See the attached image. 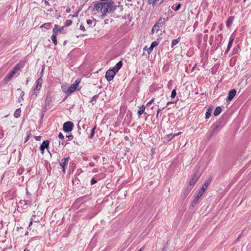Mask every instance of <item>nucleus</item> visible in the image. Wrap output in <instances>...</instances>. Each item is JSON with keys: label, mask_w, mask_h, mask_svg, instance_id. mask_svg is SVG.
Masks as SVG:
<instances>
[{"label": "nucleus", "mask_w": 251, "mask_h": 251, "mask_svg": "<svg viewBox=\"0 0 251 251\" xmlns=\"http://www.w3.org/2000/svg\"><path fill=\"white\" fill-rule=\"evenodd\" d=\"M94 3L93 11H100L102 13L101 17L103 19L107 14L111 13L117 9V5L114 4L113 0L108 2L96 1Z\"/></svg>", "instance_id": "obj_1"}, {"label": "nucleus", "mask_w": 251, "mask_h": 251, "mask_svg": "<svg viewBox=\"0 0 251 251\" xmlns=\"http://www.w3.org/2000/svg\"><path fill=\"white\" fill-rule=\"evenodd\" d=\"M201 175V172L199 171L198 168L197 171L195 173L193 176H192V178L190 179L188 186L191 187V188H193L196 183L198 180L199 178L200 177Z\"/></svg>", "instance_id": "obj_2"}, {"label": "nucleus", "mask_w": 251, "mask_h": 251, "mask_svg": "<svg viewBox=\"0 0 251 251\" xmlns=\"http://www.w3.org/2000/svg\"><path fill=\"white\" fill-rule=\"evenodd\" d=\"M80 82V79L77 78L70 87H68L67 90L65 91V93L67 94H71L74 93L76 89V87Z\"/></svg>", "instance_id": "obj_3"}, {"label": "nucleus", "mask_w": 251, "mask_h": 251, "mask_svg": "<svg viewBox=\"0 0 251 251\" xmlns=\"http://www.w3.org/2000/svg\"><path fill=\"white\" fill-rule=\"evenodd\" d=\"M73 127V123L71 121H68L63 124V129L65 132H69L72 130Z\"/></svg>", "instance_id": "obj_4"}, {"label": "nucleus", "mask_w": 251, "mask_h": 251, "mask_svg": "<svg viewBox=\"0 0 251 251\" xmlns=\"http://www.w3.org/2000/svg\"><path fill=\"white\" fill-rule=\"evenodd\" d=\"M116 74V73L112 69H109L106 72L105 78L107 81H110L113 79Z\"/></svg>", "instance_id": "obj_5"}, {"label": "nucleus", "mask_w": 251, "mask_h": 251, "mask_svg": "<svg viewBox=\"0 0 251 251\" xmlns=\"http://www.w3.org/2000/svg\"><path fill=\"white\" fill-rule=\"evenodd\" d=\"M192 188L191 187L187 186L182 192L181 194V197L182 200H184L186 199L187 196L189 195Z\"/></svg>", "instance_id": "obj_6"}, {"label": "nucleus", "mask_w": 251, "mask_h": 251, "mask_svg": "<svg viewBox=\"0 0 251 251\" xmlns=\"http://www.w3.org/2000/svg\"><path fill=\"white\" fill-rule=\"evenodd\" d=\"M236 94V91L235 89H231L229 91L228 97L227 98V101H231L233 98L235 97Z\"/></svg>", "instance_id": "obj_7"}, {"label": "nucleus", "mask_w": 251, "mask_h": 251, "mask_svg": "<svg viewBox=\"0 0 251 251\" xmlns=\"http://www.w3.org/2000/svg\"><path fill=\"white\" fill-rule=\"evenodd\" d=\"M49 141L48 140H46L43 142L42 144L40 147V149L42 154L44 153L45 149H47L49 147Z\"/></svg>", "instance_id": "obj_8"}, {"label": "nucleus", "mask_w": 251, "mask_h": 251, "mask_svg": "<svg viewBox=\"0 0 251 251\" xmlns=\"http://www.w3.org/2000/svg\"><path fill=\"white\" fill-rule=\"evenodd\" d=\"M203 193H204L201 192V191H199L197 195L196 196V197L193 200V202H192L191 205L192 206H194L198 203L200 198L201 197Z\"/></svg>", "instance_id": "obj_9"}, {"label": "nucleus", "mask_w": 251, "mask_h": 251, "mask_svg": "<svg viewBox=\"0 0 251 251\" xmlns=\"http://www.w3.org/2000/svg\"><path fill=\"white\" fill-rule=\"evenodd\" d=\"M122 66L123 62L122 61H120L116 64L114 67H113L112 69L117 73L122 68Z\"/></svg>", "instance_id": "obj_10"}, {"label": "nucleus", "mask_w": 251, "mask_h": 251, "mask_svg": "<svg viewBox=\"0 0 251 251\" xmlns=\"http://www.w3.org/2000/svg\"><path fill=\"white\" fill-rule=\"evenodd\" d=\"M165 19L164 18H160L155 23L156 26H158V28L162 27L165 23Z\"/></svg>", "instance_id": "obj_11"}, {"label": "nucleus", "mask_w": 251, "mask_h": 251, "mask_svg": "<svg viewBox=\"0 0 251 251\" xmlns=\"http://www.w3.org/2000/svg\"><path fill=\"white\" fill-rule=\"evenodd\" d=\"M211 182V179H209L207 180L202 186L200 191H201L202 192H204L206 188H207L208 186L209 185V183Z\"/></svg>", "instance_id": "obj_12"}, {"label": "nucleus", "mask_w": 251, "mask_h": 251, "mask_svg": "<svg viewBox=\"0 0 251 251\" xmlns=\"http://www.w3.org/2000/svg\"><path fill=\"white\" fill-rule=\"evenodd\" d=\"M70 159L69 157L67 158H64L61 160V162L60 163V165L61 167H65V166L67 164L68 161Z\"/></svg>", "instance_id": "obj_13"}, {"label": "nucleus", "mask_w": 251, "mask_h": 251, "mask_svg": "<svg viewBox=\"0 0 251 251\" xmlns=\"http://www.w3.org/2000/svg\"><path fill=\"white\" fill-rule=\"evenodd\" d=\"M16 73V72L13 69L5 78V80L7 81H9L12 77Z\"/></svg>", "instance_id": "obj_14"}, {"label": "nucleus", "mask_w": 251, "mask_h": 251, "mask_svg": "<svg viewBox=\"0 0 251 251\" xmlns=\"http://www.w3.org/2000/svg\"><path fill=\"white\" fill-rule=\"evenodd\" d=\"M158 45V43L157 42H156V41L152 42L151 44L150 47L148 49V53L151 52L153 48L157 46Z\"/></svg>", "instance_id": "obj_15"}, {"label": "nucleus", "mask_w": 251, "mask_h": 251, "mask_svg": "<svg viewBox=\"0 0 251 251\" xmlns=\"http://www.w3.org/2000/svg\"><path fill=\"white\" fill-rule=\"evenodd\" d=\"M24 65L23 62H19L16 65V66L14 68L13 70L17 73L20 69L24 67Z\"/></svg>", "instance_id": "obj_16"}, {"label": "nucleus", "mask_w": 251, "mask_h": 251, "mask_svg": "<svg viewBox=\"0 0 251 251\" xmlns=\"http://www.w3.org/2000/svg\"><path fill=\"white\" fill-rule=\"evenodd\" d=\"M21 108L17 109L14 114V116L16 118H18L21 116Z\"/></svg>", "instance_id": "obj_17"}, {"label": "nucleus", "mask_w": 251, "mask_h": 251, "mask_svg": "<svg viewBox=\"0 0 251 251\" xmlns=\"http://www.w3.org/2000/svg\"><path fill=\"white\" fill-rule=\"evenodd\" d=\"M221 126V122H217L216 123H214L213 125V128L212 130L214 131L217 132V130L219 128V127Z\"/></svg>", "instance_id": "obj_18"}, {"label": "nucleus", "mask_w": 251, "mask_h": 251, "mask_svg": "<svg viewBox=\"0 0 251 251\" xmlns=\"http://www.w3.org/2000/svg\"><path fill=\"white\" fill-rule=\"evenodd\" d=\"M221 111H222V109H221V107L217 106L215 108V109L214 111V115L215 116H218L221 113Z\"/></svg>", "instance_id": "obj_19"}, {"label": "nucleus", "mask_w": 251, "mask_h": 251, "mask_svg": "<svg viewBox=\"0 0 251 251\" xmlns=\"http://www.w3.org/2000/svg\"><path fill=\"white\" fill-rule=\"evenodd\" d=\"M234 37H232V36H230V39H229V41L228 42V45H227V50H229L231 46H232V44L233 42V41H234Z\"/></svg>", "instance_id": "obj_20"}, {"label": "nucleus", "mask_w": 251, "mask_h": 251, "mask_svg": "<svg viewBox=\"0 0 251 251\" xmlns=\"http://www.w3.org/2000/svg\"><path fill=\"white\" fill-rule=\"evenodd\" d=\"M98 98H99L98 95L94 96L92 98L91 100L90 101V102H91L93 105H94L96 102Z\"/></svg>", "instance_id": "obj_21"}, {"label": "nucleus", "mask_w": 251, "mask_h": 251, "mask_svg": "<svg viewBox=\"0 0 251 251\" xmlns=\"http://www.w3.org/2000/svg\"><path fill=\"white\" fill-rule=\"evenodd\" d=\"M40 90L35 88L33 90V93L31 95V98H35L39 94Z\"/></svg>", "instance_id": "obj_22"}, {"label": "nucleus", "mask_w": 251, "mask_h": 251, "mask_svg": "<svg viewBox=\"0 0 251 251\" xmlns=\"http://www.w3.org/2000/svg\"><path fill=\"white\" fill-rule=\"evenodd\" d=\"M181 133V132H179L178 133H176V134H174L173 135H172L171 134H168L167 135V137L168 138H169L171 136V138H169L168 139V141H170L173 138H174L175 136H177V135H180V134Z\"/></svg>", "instance_id": "obj_23"}, {"label": "nucleus", "mask_w": 251, "mask_h": 251, "mask_svg": "<svg viewBox=\"0 0 251 251\" xmlns=\"http://www.w3.org/2000/svg\"><path fill=\"white\" fill-rule=\"evenodd\" d=\"M180 38L179 37L177 39H174L172 41V45H171V47L172 48H173L175 45H176V44H177L178 43V42H179L180 41Z\"/></svg>", "instance_id": "obj_24"}, {"label": "nucleus", "mask_w": 251, "mask_h": 251, "mask_svg": "<svg viewBox=\"0 0 251 251\" xmlns=\"http://www.w3.org/2000/svg\"><path fill=\"white\" fill-rule=\"evenodd\" d=\"M211 112H212V109L211 108H209L207 110V111L206 112V113H205V118L206 119H208L210 117V116L211 115Z\"/></svg>", "instance_id": "obj_25"}, {"label": "nucleus", "mask_w": 251, "mask_h": 251, "mask_svg": "<svg viewBox=\"0 0 251 251\" xmlns=\"http://www.w3.org/2000/svg\"><path fill=\"white\" fill-rule=\"evenodd\" d=\"M58 28V25H54V28L52 29V35H55V36H57V33H58V30H57V28Z\"/></svg>", "instance_id": "obj_26"}, {"label": "nucleus", "mask_w": 251, "mask_h": 251, "mask_svg": "<svg viewBox=\"0 0 251 251\" xmlns=\"http://www.w3.org/2000/svg\"><path fill=\"white\" fill-rule=\"evenodd\" d=\"M145 110V106L144 105H142L138 111V114L139 116L143 114Z\"/></svg>", "instance_id": "obj_27"}, {"label": "nucleus", "mask_w": 251, "mask_h": 251, "mask_svg": "<svg viewBox=\"0 0 251 251\" xmlns=\"http://www.w3.org/2000/svg\"><path fill=\"white\" fill-rule=\"evenodd\" d=\"M233 20V18L230 17L226 21V25L227 27H229L232 24Z\"/></svg>", "instance_id": "obj_28"}, {"label": "nucleus", "mask_w": 251, "mask_h": 251, "mask_svg": "<svg viewBox=\"0 0 251 251\" xmlns=\"http://www.w3.org/2000/svg\"><path fill=\"white\" fill-rule=\"evenodd\" d=\"M41 27H44L46 29H50L51 27V24L50 23H45L41 25Z\"/></svg>", "instance_id": "obj_29"}, {"label": "nucleus", "mask_w": 251, "mask_h": 251, "mask_svg": "<svg viewBox=\"0 0 251 251\" xmlns=\"http://www.w3.org/2000/svg\"><path fill=\"white\" fill-rule=\"evenodd\" d=\"M96 129V126H94L91 130V134H90V135L89 136V138H92L94 136V134H95V130Z\"/></svg>", "instance_id": "obj_30"}, {"label": "nucleus", "mask_w": 251, "mask_h": 251, "mask_svg": "<svg viewBox=\"0 0 251 251\" xmlns=\"http://www.w3.org/2000/svg\"><path fill=\"white\" fill-rule=\"evenodd\" d=\"M35 218H36V216L35 215H32L31 218V219H30V222L29 223V227L30 226L32 225L33 222H37V221H36L35 220Z\"/></svg>", "instance_id": "obj_31"}, {"label": "nucleus", "mask_w": 251, "mask_h": 251, "mask_svg": "<svg viewBox=\"0 0 251 251\" xmlns=\"http://www.w3.org/2000/svg\"><path fill=\"white\" fill-rule=\"evenodd\" d=\"M51 40L52 41L53 43L55 45H56L57 44V41L56 36H55V35H52L51 37Z\"/></svg>", "instance_id": "obj_32"}, {"label": "nucleus", "mask_w": 251, "mask_h": 251, "mask_svg": "<svg viewBox=\"0 0 251 251\" xmlns=\"http://www.w3.org/2000/svg\"><path fill=\"white\" fill-rule=\"evenodd\" d=\"M176 89H174L172 91L171 97L172 98H175L176 97Z\"/></svg>", "instance_id": "obj_33"}, {"label": "nucleus", "mask_w": 251, "mask_h": 251, "mask_svg": "<svg viewBox=\"0 0 251 251\" xmlns=\"http://www.w3.org/2000/svg\"><path fill=\"white\" fill-rule=\"evenodd\" d=\"M72 23V21L71 20H66L65 23V26H68L70 25Z\"/></svg>", "instance_id": "obj_34"}, {"label": "nucleus", "mask_w": 251, "mask_h": 251, "mask_svg": "<svg viewBox=\"0 0 251 251\" xmlns=\"http://www.w3.org/2000/svg\"><path fill=\"white\" fill-rule=\"evenodd\" d=\"M36 83L38 84V85H39V86L40 85H42V79L41 78H38L36 81Z\"/></svg>", "instance_id": "obj_35"}, {"label": "nucleus", "mask_w": 251, "mask_h": 251, "mask_svg": "<svg viewBox=\"0 0 251 251\" xmlns=\"http://www.w3.org/2000/svg\"><path fill=\"white\" fill-rule=\"evenodd\" d=\"M156 1V0H148V3L149 4H152L153 5L155 4V2Z\"/></svg>", "instance_id": "obj_36"}, {"label": "nucleus", "mask_w": 251, "mask_h": 251, "mask_svg": "<svg viewBox=\"0 0 251 251\" xmlns=\"http://www.w3.org/2000/svg\"><path fill=\"white\" fill-rule=\"evenodd\" d=\"M87 24L90 26H91V25L93 23V21L90 19L87 20L86 21Z\"/></svg>", "instance_id": "obj_37"}, {"label": "nucleus", "mask_w": 251, "mask_h": 251, "mask_svg": "<svg viewBox=\"0 0 251 251\" xmlns=\"http://www.w3.org/2000/svg\"><path fill=\"white\" fill-rule=\"evenodd\" d=\"M97 180L95 179L94 177L92 178L91 180V184L93 185L97 183Z\"/></svg>", "instance_id": "obj_38"}, {"label": "nucleus", "mask_w": 251, "mask_h": 251, "mask_svg": "<svg viewBox=\"0 0 251 251\" xmlns=\"http://www.w3.org/2000/svg\"><path fill=\"white\" fill-rule=\"evenodd\" d=\"M57 30H58V32L59 31L61 33H63V30H64V26H62V27H59L58 26V28H57Z\"/></svg>", "instance_id": "obj_39"}, {"label": "nucleus", "mask_w": 251, "mask_h": 251, "mask_svg": "<svg viewBox=\"0 0 251 251\" xmlns=\"http://www.w3.org/2000/svg\"><path fill=\"white\" fill-rule=\"evenodd\" d=\"M180 7H181V4L180 3H178L176 5V8L175 9V11H177V10H178L180 9Z\"/></svg>", "instance_id": "obj_40"}, {"label": "nucleus", "mask_w": 251, "mask_h": 251, "mask_svg": "<svg viewBox=\"0 0 251 251\" xmlns=\"http://www.w3.org/2000/svg\"><path fill=\"white\" fill-rule=\"evenodd\" d=\"M58 137L60 139H63L64 138V136L61 132H60L58 134Z\"/></svg>", "instance_id": "obj_41"}, {"label": "nucleus", "mask_w": 251, "mask_h": 251, "mask_svg": "<svg viewBox=\"0 0 251 251\" xmlns=\"http://www.w3.org/2000/svg\"><path fill=\"white\" fill-rule=\"evenodd\" d=\"M154 99H152L150 101H149L147 104V106H149L151 104H152V103L154 101Z\"/></svg>", "instance_id": "obj_42"}, {"label": "nucleus", "mask_w": 251, "mask_h": 251, "mask_svg": "<svg viewBox=\"0 0 251 251\" xmlns=\"http://www.w3.org/2000/svg\"><path fill=\"white\" fill-rule=\"evenodd\" d=\"M79 29L82 31H85V27L83 25H81L79 27Z\"/></svg>", "instance_id": "obj_43"}, {"label": "nucleus", "mask_w": 251, "mask_h": 251, "mask_svg": "<svg viewBox=\"0 0 251 251\" xmlns=\"http://www.w3.org/2000/svg\"><path fill=\"white\" fill-rule=\"evenodd\" d=\"M79 11L75 12L73 15L72 17H77L78 15Z\"/></svg>", "instance_id": "obj_44"}, {"label": "nucleus", "mask_w": 251, "mask_h": 251, "mask_svg": "<svg viewBox=\"0 0 251 251\" xmlns=\"http://www.w3.org/2000/svg\"><path fill=\"white\" fill-rule=\"evenodd\" d=\"M153 27L155 29L156 32H157L159 31V28H158V26H156V24H155L153 26Z\"/></svg>", "instance_id": "obj_45"}, {"label": "nucleus", "mask_w": 251, "mask_h": 251, "mask_svg": "<svg viewBox=\"0 0 251 251\" xmlns=\"http://www.w3.org/2000/svg\"><path fill=\"white\" fill-rule=\"evenodd\" d=\"M215 132H216L212 130L209 134V138H211L215 133Z\"/></svg>", "instance_id": "obj_46"}, {"label": "nucleus", "mask_w": 251, "mask_h": 251, "mask_svg": "<svg viewBox=\"0 0 251 251\" xmlns=\"http://www.w3.org/2000/svg\"><path fill=\"white\" fill-rule=\"evenodd\" d=\"M237 51H238V49L237 48H234L233 51H232V53L233 54H235L237 52Z\"/></svg>", "instance_id": "obj_47"}, {"label": "nucleus", "mask_w": 251, "mask_h": 251, "mask_svg": "<svg viewBox=\"0 0 251 251\" xmlns=\"http://www.w3.org/2000/svg\"><path fill=\"white\" fill-rule=\"evenodd\" d=\"M168 243L167 242V246H165L164 247V248L163 249V251H166L167 250V249H168Z\"/></svg>", "instance_id": "obj_48"}, {"label": "nucleus", "mask_w": 251, "mask_h": 251, "mask_svg": "<svg viewBox=\"0 0 251 251\" xmlns=\"http://www.w3.org/2000/svg\"><path fill=\"white\" fill-rule=\"evenodd\" d=\"M24 95H25V92H24V91H21V94H20V97H21V98L22 99H23V97H24Z\"/></svg>", "instance_id": "obj_49"}, {"label": "nucleus", "mask_w": 251, "mask_h": 251, "mask_svg": "<svg viewBox=\"0 0 251 251\" xmlns=\"http://www.w3.org/2000/svg\"><path fill=\"white\" fill-rule=\"evenodd\" d=\"M29 139V135H27V136L26 137L25 139V143H26V142H27V141H28Z\"/></svg>", "instance_id": "obj_50"}, {"label": "nucleus", "mask_w": 251, "mask_h": 251, "mask_svg": "<svg viewBox=\"0 0 251 251\" xmlns=\"http://www.w3.org/2000/svg\"><path fill=\"white\" fill-rule=\"evenodd\" d=\"M42 85H40V86L38 85V84H36V89H38L40 90Z\"/></svg>", "instance_id": "obj_51"}, {"label": "nucleus", "mask_w": 251, "mask_h": 251, "mask_svg": "<svg viewBox=\"0 0 251 251\" xmlns=\"http://www.w3.org/2000/svg\"><path fill=\"white\" fill-rule=\"evenodd\" d=\"M89 166L91 167H93L94 166H95V163L94 162H90L89 163Z\"/></svg>", "instance_id": "obj_52"}, {"label": "nucleus", "mask_w": 251, "mask_h": 251, "mask_svg": "<svg viewBox=\"0 0 251 251\" xmlns=\"http://www.w3.org/2000/svg\"><path fill=\"white\" fill-rule=\"evenodd\" d=\"M117 7L119 8L121 10H122L123 9V6L122 5H119L118 6H117Z\"/></svg>", "instance_id": "obj_53"}, {"label": "nucleus", "mask_w": 251, "mask_h": 251, "mask_svg": "<svg viewBox=\"0 0 251 251\" xmlns=\"http://www.w3.org/2000/svg\"><path fill=\"white\" fill-rule=\"evenodd\" d=\"M161 109H158L157 111V115H156V116L157 117L158 116V114L159 113H160V112H161Z\"/></svg>", "instance_id": "obj_54"}, {"label": "nucleus", "mask_w": 251, "mask_h": 251, "mask_svg": "<svg viewBox=\"0 0 251 251\" xmlns=\"http://www.w3.org/2000/svg\"><path fill=\"white\" fill-rule=\"evenodd\" d=\"M67 137L69 138V140H71V139H72L73 138V135H69V136H67Z\"/></svg>", "instance_id": "obj_55"}, {"label": "nucleus", "mask_w": 251, "mask_h": 251, "mask_svg": "<svg viewBox=\"0 0 251 251\" xmlns=\"http://www.w3.org/2000/svg\"><path fill=\"white\" fill-rule=\"evenodd\" d=\"M155 31H156L155 29L153 27L152 28V29H151V33L153 34V33H154Z\"/></svg>", "instance_id": "obj_56"}, {"label": "nucleus", "mask_w": 251, "mask_h": 251, "mask_svg": "<svg viewBox=\"0 0 251 251\" xmlns=\"http://www.w3.org/2000/svg\"><path fill=\"white\" fill-rule=\"evenodd\" d=\"M40 138H41V137H40V136H36L35 137V139L37 141H39L40 140Z\"/></svg>", "instance_id": "obj_57"}, {"label": "nucleus", "mask_w": 251, "mask_h": 251, "mask_svg": "<svg viewBox=\"0 0 251 251\" xmlns=\"http://www.w3.org/2000/svg\"><path fill=\"white\" fill-rule=\"evenodd\" d=\"M174 103L173 101H169L167 103V105H169V104H172Z\"/></svg>", "instance_id": "obj_58"}, {"label": "nucleus", "mask_w": 251, "mask_h": 251, "mask_svg": "<svg viewBox=\"0 0 251 251\" xmlns=\"http://www.w3.org/2000/svg\"><path fill=\"white\" fill-rule=\"evenodd\" d=\"M62 171L64 173H65V167H62Z\"/></svg>", "instance_id": "obj_59"}, {"label": "nucleus", "mask_w": 251, "mask_h": 251, "mask_svg": "<svg viewBox=\"0 0 251 251\" xmlns=\"http://www.w3.org/2000/svg\"><path fill=\"white\" fill-rule=\"evenodd\" d=\"M229 50H227V49H226V51H225V54H227V53H228V51H229Z\"/></svg>", "instance_id": "obj_60"}, {"label": "nucleus", "mask_w": 251, "mask_h": 251, "mask_svg": "<svg viewBox=\"0 0 251 251\" xmlns=\"http://www.w3.org/2000/svg\"><path fill=\"white\" fill-rule=\"evenodd\" d=\"M144 249V247H142L140 250H139L138 251H142Z\"/></svg>", "instance_id": "obj_61"}, {"label": "nucleus", "mask_w": 251, "mask_h": 251, "mask_svg": "<svg viewBox=\"0 0 251 251\" xmlns=\"http://www.w3.org/2000/svg\"><path fill=\"white\" fill-rule=\"evenodd\" d=\"M28 78L27 79L26 81V84H27L28 83Z\"/></svg>", "instance_id": "obj_62"}, {"label": "nucleus", "mask_w": 251, "mask_h": 251, "mask_svg": "<svg viewBox=\"0 0 251 251\" xmlns=\"http://www.w3.org/2000/svg\"><path fill=\"white\" fill-rule=\"evenodd\" d=\"M24 251H29V250L25 249L24 250Z\"/></svg>", "instance_id": "obj_63"}, {"label": "nucleus", "mask_w": 251, "mask_h": 251, "mask_svg": "<svg viewBox=\"0 0 251 251\" xmlns=\"http://www.w3.org/2000/svg\"><path fill=\"white\" fill-rule=\"evenodd\" d=\"M128 2H131L132 0H127Z\"/></svg>", "instance_id": "obj_64"}]
</instances>
